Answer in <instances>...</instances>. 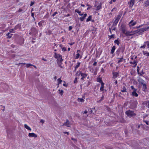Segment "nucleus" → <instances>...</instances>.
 Masks as SVG:
<instances>
[{"label":"nucleus","mask_w":149,"mask_h":149,"mask_svg":"<svg viewBox=\"0 0 149 149\" xmlns=\"http://www.w3.org/2000/svg\"><path fill=\"white\" fill-rule=\"evenodd\" d=\"M125 113L127 116L130 117L135 116L136 115V114L133 111L130 110L127 111L125 112Z\"/></svg>","instance_id":"f257e3e1"},{"label":"nucleus","mask_w":149,"mask_h":149,"mask_svg":"<svg viewBox=\"0 0 149 149\" xmlns=\"http://www.w3.org/2000/svg\"><path fill=\"white\" fill-rule=\"evenodd\" d=\"M149 29V27H147L146 28H143L138 29L136 31H133V32L134 33H141L146 31L147 29Z\"/></svg>","instance_id":"f03ea898"},{"label":"nucleus","mask_w":149,"mask_h":149,"mask_svg":"<svg viewBox=\"0 0 149 149\" xmlns=\"http://www.w3.org/2000/svg\"><path fill=\"white\" fill-rule=\"evenodd\" d=\"M38 33V30L34 27H33L31 28L30 30L29 34L30 35H36Z\"/></svg>","instance_id":"7ed1b4c3"},{"label":"nucleus","mask_w":149,"mask_h":149,"mask_svg":"<svg viewBox=\"0 0 149 149\" xmlns=\"http://www.w3.org/2000/svg\"><path fill=\"white\" fill-rule=\"evenodd\" d=\"M77 76H79L80 74L81 75L82 77L81 79L82 80H84V78L86 77L87 74H86L81 73L80 71H78L76 73Z\"/></svg>","instance_id":"20e7f679"},{"label":"nucleus","mask_w":149,"mask_h":149,"mask_svg":"<svg viewBox=\"0 0 149 149\" xmlns=\"http://www.w3.org/2000/svg\"><path fill=\"white\" fill-rule=\"evenodd\" d=\"M70 122L67 119L66 122H65L62 125V126H66L68 127H69L71 126Z\"/></svg>","instance_id":"39448f33"},{"label":"nucleus","mask_w":149,"mask_h":149,"mask_svg":"<svg viewBox=\"0 0 149 149\" xmlns=\"http://www.w3.org/2000/svg\"><path fill=\"white\" fill-rule=\"evenodd\" d=\"M125 49V46L124 45H121V46L119 47L118 50L119 51H121L122 53L124 52V50Z\"/></svg>","instance_id":"423d86ee"},{"label":"nucleus","mask_w":149,"mask_h":149,"mask_svg":"<svg viewBox=\"0 0 149 149\" xmlns=\"http://www.w3.org/2000/svg\"><path fill=\"white\" fill-rule=\"evenodd\" d=\"M120 29L122 31V32L123 33L125 34L126 30V28L125 26L123 25H122L121 26Z\"/></svg>","instance_id":"0eeeda50"},{"label":"nucleus","mask_w":149,"mask_h":149,"mask_svg":"<svg viewBox=\"0 0 149 149\" xmlns=\"http://www.w3.org/2000/svg\"><path fill=\"white\" fill-rule=\"evenodd\" d=\"M135 3V0H131L129 3V7L130 8H132L134 5Z\"/></svg>","instance_id":"6e6552de"},{"label":"nucleus","mask_w":149,"mask_h":149,"mask_svg":"<svg viewBox=\"0 0 149 149\" xmlns=\"http://www.w3.org/2000/svg\"><path fill=\"white\" fill-rule=\"evenodd\" d=\"M28 136L29 137H32L36 138L37 137V135L34 133H29Z\"/></svg>","instance_id":"1a4fd4ad"},{"label":"nucleus","mask_w":149,"mask_h":149,"mask_svg":"<svg viewBox=\"0 0 149 149\" xmlns=\"http://www.w3.org/2000/svg\"><path fill=\"white\" fill-rule=\"evenodd\" d=\"M134 33L133 32V31H127V32H126L125 33V34L126 36H131L132 35V34H131V33Z\"/></svg>","instance_id":"9d476101"},{"label":"nucleus","mask_w":149,"mask_h":149,"mask_svg":"<svg viewBox=\"0 0 149 149\" xmlns=\"http://www.w3.org/2000/svg\"><path fill=\"white\" fill-rule=\"evenodd\" d=\"M133 20H131L129 23V26L131 27L132 26L135 25L136 23V22H134L133 23Z\"/></svg>","instance_id":"9b49d317"},{"label":"nucleus","mask_w":149,"mask_h":149,"mask_svg":"<svg viewBox=\"0 0 149 149\" xmlns=\"http://www.w3.org/2000/svg\"><path fill=\"white\" fill-rule=\"evenodd\" d=\"M14 29L15 30H16L18 29H21V25L19 24H17L16 26L14 27Z\"/></svg>","instance_id":"f8f14e48"},{"label":"nucleus","mask_w":149,"mask_h":149,"mask_svg":"<svg viewBox=\"0 0 149 149\" xmlns=\"http://www.w3.org/2000/svg\"><path fill=\"white\" fill-rule=\"evenodd\" d=\"M136 90H133V91L132 93V95L136 97H138V94L136 93Z\"/></svg>","instance_id":"ddd939ff"},{"label":"nucleus","mask_w":149,"mask_h":149,"mask_svg":"<svg viewBox=\"0 0 149 149\" xmlns=\"http://www.w3.org/2000/svg\"><path fill=\"white\" fill-rule=\"evenodd\" d=\"M84 15L83 16H81L80 18V20L81 21H83L85 19V18L87 16V14L86 13H85Z\"/></svg>","instance_id":"4468645a"},{"label":"nucleus","mask_w":149,"mask_h":149,"mask_svg":"<svg viewBox=\"0 0 149 149\" xmlns=\"http://www.w3.org/2000/svg\"><path fill=\"white\" fill-rule=\"evenodd\" d=\"M144 6L147 7L149 6V0H147L144 2Z\"/></svg>","instance_id":"2eb2a0df"},{"label":"nucleus","mask_w":149,"mask_h":149,"mask_svg":"<svg viewBox=\"0 0 149 149\" xmlns=\"http://www.w3.org/2000/svg\"><path fill=\"white\" fill-rule=\"evenodd\" d=\"M24 39L22 38H20V41L18 42V43L20 45L23 44L24 43Z\"/></svg>","instance_id":"dca6fc26"},{"label":"nucleus","mask_w":149,"mask_h":149,"mask_svg":"<svg viewBox=\"0 0 149 149\" xmlns=\"http://www.w3.org/2000/svg\"><path fill=\"white\" fill-rule=\"evenodd\" d=\"M61 56V55L59 54H58L56 53H54V57L56 58H60Z\"/></svg>","instance_id":"f3484780"},{"label":"nucleus","mask_w":149,"mask_h":149,"mask_svg":"<svg viewBox=\"0 0 149 149\" xmlns=\"http://www.w3.org/2000/svg\"><path fill=\"white\" fill-rule=\"evenodd\" d=\"M113 77L115 78H116L119 75L118 73L116 72H113Z\"/></svg>","instance_id":"a211bd4d"},{"label":"nucleus","mask_w":149,"mask_h":149,"mask_svg":"<svg viewBox=\"0 0 149 149\" xmlns=\"http://www.w3.org/2000/svg\"><path fill=\"white\" fill-rule=\"evenodd\" d=\"M101 87L100 88V90L101 91H102L104 90V83L103 82L102 83V84H101Z\"/></svg>","instance_id":"6ab92c4d"},{"label":"nucleus","mask_w":149,"mask_h":149,"mask_svg":"<svg viewBox=\"0 0 149 149\" xmlns=\"http://www.w3.org/2000/svg\"><path fill=\"white\" fill-rule=\"evenodd\" d=\"M80 52V50H77V54L76 55V57H75V59H78L79 56H80V54H79V52Z\"/></svg>","instance_id":"aec40b11"},{"label":"nucleus","mask_w":149,"mask_h":149,"mask_svg":"<svg viewBox=\"0 0 149 149\" xmlns=\"http://www.w3.org/2000/svg\"><path fill=\"white\" fill-rule=\"evenodd\" d=\"M75 11L79 15L82 16V15H83V14L81 13V12L80 11H79V10H78V9L75 10Z\"/></svg>","instance_id":"412c9836"},{"label":"nucleus","mask_w":149,"mask_h":149,"mask_svg":"<svg viewBox=\"0 0 149 149\" xmlns=\"http://www.w3.org/2000/svg\"><path fill=\"white\" fill-rule=\"evenodd\" d=\"M116 49V47L115 46H113L111 48V54H113L114 53L115 50Z\"/></svg>","instance_id":"4be33fe9"},{"label":"nucleus","mask_w":149,"mask_h":149,"mask_svg":"<svg viewBox=\"0 0 149 149\" xmlns=\"http://www.w3.org/2000/svg\"><path fill=\"white\" fill-rule=\"evenodd\" d=\"M118 21H119V20H117L116 19H115V21H114V22H113V26H116L117 25Z\"/></svg>","instance_id":"5701e85b"},{"label":"nucleus","mask_w":149,"mask_h":149,"mask_svg":"<svg viewBox=\"0 0 149 149\" xmlns=\"http://www.w3.org/2000/svg\"><path fill=\"white\" fill-rule=\"evenodd\" d=\"M24 127L26 129H27L31 131V128L30 127H29L27 125H26V124H25L24 125Z\"/></svg>","instance_id":"b1692460"},{"label":"nucleus","mask_w":149,"mask_h":149,"mask_svg":"<svg viewBox=\"0 0 149 149\" xmlns=\"http://www.w3.org/2000/svg\"><path fill=\"white\" fill-rule=\"evenodd\" d=\"M143 54L146 55V56H149V53L146 51H143Z\"/></svg>","instance_id":"393cba45"},{"label":"nucleus","mask_w":149,"mask_h":149,"mask_svg":"<svg viewBox=\"0 0 149 149\" xmlns=\"http://www.w3.org/2000/svg\"><path fill=\"white\" fill-rule=\"evenodd\" d=\"M13 34H10V33H8L6 34V36H7V38H10Z\"/></svg>","instance_id":"a878e982"},{"label":"nucleus","mask_w":149,"mask_h":149,"mask_svg":"<svg viewBox=\"0 0 149 149\" xmlns=\"http://www.w3.org/2000/svg\"><path fill=\"white\" fill-rule=\"evenodd\" d=\"M127 91V89L125 86H123L122 89L121 90V92H126Z\"/></svg>","instance_id":"bb28decb"},{"label":"nucleus","mask_w":149,"mask_h":149,"mask_svg":"<svg viewBox=\"0 0 149 149\" xmlns=\"http://www.w3.org/2000/svg\"><path fill=\"white\" fill-rule=\"evenodd\" d=\"M144 43L146 44L147 48H149V41H147L145 42Z\"/></svg>","instance_id":"cd10ccee"},{"label":"nucleus","mask_w":149,"mask_h":149,"mask_svg":"<svg viewBox=\"0 0 149 149\" xmlns=\"http://www.w3.org/2000/svg\"><path fill=\"white\" fill-rule=\"evenodd\" d=\"M140 83L142 85L145 84V82L142 79H140V80L139 81Z\"/></svg>","instance_id":"c85d7f7f"},{"label":"nucleus","mask_w":149,"mask_h":149,"mask_svg":"<svg viewBox=\"0 0 149 149\" xmlns=\"http://www.w3.org/2000/svg\"><path fill=\"white\" fill-rule=\"evenodd\" d=\"M77 101L79 102H83L84 100L82 98H78L77 100Z\"/></svg>","instance_id":"c756f323"},{"label":"nucleus","mask_w":149,"mask_h":149,"mask_svg":"<svg viewBox=\"0 0 149 149\" xmlns=\"http://www.w3.org/2000/svg\"><path fill=\"white\" fill-rule=\"evenodd\" d=\"M118 59H119L118 61V63H119L123 61V57H122V58H118Z\"/></svg>","instance_id":"7c9ffc66"},{"label":"nucleus","mask_w":149,"mask_h":149,"mask_svg":"<svg viewBox=\"0 0 149 149\" xmlns=\"http://www.w3.org/2000/svg\"><path fill=\"white\" fill-rule=\"evenodd\" d=\"M92 18V16L91 15H90L86 19V22H88L91 20Z\"/></svg>","instance_id":"2f4dec72"},{"label":"nucleus","mask_w":149,"mask_h":149,"mask_svg":"<svg viewBox=\"0 0 149 149\" xmlns=\"http://www.w3.org/2000/svg\"><path fill=\"white\" fill-rule=\"evenodd\" d=\"M57 63L58 64V65L61 68H62L63 67L61 66V63H61L60 62H59V59H57Z\"/></svg>","instance_id":"473e14b6"},{"label":"nucleus","mask_w":149,"mask_h":149,"mask_svg":"<svg viewBox=\"0 0 149 149\" xmlns=\"http://www.w3.org/2000/svg\"><path fill=\"white\" fill-rule=\"evenodd\" d=\"M114 42L115 43L117 44L118 45H119L120 44L119 41L118 40H114Z\"/></svg>","instance_id":"72a5a7b5"},{"label":"nucleus","mask_w":149,"mask_h":149,"mask_svg":"<svg viewBox=\"0 0 149 149\" xmlns=\"http://www.w3.org/2000/svg\"><path fill=\"white\" fill-rule=\"evenodd\" d=\"M58 85L60 84L61 83V82L62 81V80L60 78L58 79Z\"/></svg>","instance_id":"f704fd0d"},{"label":"nucleus","mask_w":149,"mask_h":149,"mask_svg":"<svg viewBox=\"0 0 149 149\" xmlns=\"http://www.w3.org/2000/svg\"><path fill=\"white\" fill-rule=\"evenodd\" d=\"M121 15H118L117 17H116V19L118 20H119L120 19V18L121 17Z\"/></svg>","instance_id":"c9c22d12"},{"label":"nucleus","mask_w":149,"mask_h":149,"mask_svg":"<svg viewBox=\"0 0 149 149\" xmlns=\"http://www.w3.org/2000/svg\"><path fill=\"white\" fill-rule=\"evenodd\" d=\"M104 96L103 95L101 99L99 101H98L97 102L98 103L100 102L101 101H102L104 100Z\"/></svg>","instance_id":"e433bc0d"},{"label":"nucleus","mask_w":149,"mask_h":149,"mask_svg":"<svg viewBox=\"0 0 149 149\" xmlns=\"http://www.w3.org/2000/svg\"><path fill=\"white\" fill-rule=\"evenodd\" d=\"M80 62L78 63L77 65L75 67V68H77L80 66Z\"/></svg>","instance_id":"4c0bfd02"},{"label":"nucleus","mask_w":149,"mask_h":149,"mask_svg":"<svg viewBox=\"0 0 149 149\" xmlns=\"http://www.w3.org/2000/svg\"><path fill=\"white\" fill-rule=\"evenodd\" d=\"M59 58H60V61L59 60V61L61 63H62V62L63 61V59L62 58V56L61 55V57H60Z\"/></svg>","instance_id":"58836bf2"},{"label":"nucleus","mask_w":149,"mask_h":149,"mask_svg":"<svg viewBox=\"0 0 149 149\" xmlns=\"http://www.w3.org/2000/svg\"><path fill=\"white\" fill-rule=\"evenodd\" d=\"M97 81L98 82H99L101 83V84H102V83L103 82L102 81V79H100V78H99L98 79H97Z\"/></svg>","instance_id":"ea45409f"},{"label":"nucleus","mask_w":149,"mask_h":149,"mask_svg":"<svg viewBox=\"0 0 149 149\" xmlns=\"http://www.w3.org/2000/svg\"><path fill=\"white\" fill-rule=\"evenodd\" d=\"M146 47V45L144 43V45L140 47V48H145V47Z\"/></svg>","instance_id":"a19ab883"},{"label":"nucleus","mask_w":149,"mask_h":149,"mask_svg":"<svg viewBox=\"0 0 149 149\" xmlns=\"http://www.w3.org/2000/svg\"><path fill=\"white\" fill-rule=\"evenodd\" d=\"M32 65H32V64H30V63L26 64V67H27V68H29V67H30V66H32Z\"/></svg>","instance_id":"79ce46f5"},{"label":"nucleus","mask_w":149,"mask_h":149,"mask_svg":"<svg viewBox=\"0 0 149 149\" xmlns=\"http://www.w3.org/2000/svg\"><path fill=\"white\" fill-rule=\"evenodd\" d=\"M143 89H144V90L146 89V84H144L143 85Z\"/></svg>","instance_id":"37998d69"},{"label":"nucleus","mask_w":149,"mask_h":149,"mask_svg":"<svg viewBox=\"0 0 149 149\" xmlns=\"http://www.w3.org/2000/svg\"><path fill=\"white\" fill-rule=\"evenodd\" d=\"M59 92L60 94L61 95H62L63 93V91L62 90H59Z\"/></svg>","instance_id":"c03bdc74"},{"label":"nucleus","mask_w":149,"mask_h":149,"mask_svg":"<svg viewBox=\"0 0 149 149\" xmlns=\"http://www.w3.org/2000/svg\"><path fill=\"white\" fill-rule=\"evenodd\" d=\"M133 64H135V65H134V67H136L137 64V62L135 61H133Z\"/></svg>","instance_id":"a18cd8bd"},{"label":"nucleus","mask_w":149,"mask_h":149,"mask_svg":"<svg viewBox=\"0 0 149 149\" xmlns=\"http://www.w3.org/2000/svg\"><path fill=\"white\" fill-rule=\"evenodd\" d=\"M17 12H23V13L24 12V11L23 10H22V9L19 8V10L17 11Z\"/></svg>","instance_id":"49530a36"},{"label":"nucleus","mask_w":149,"mask_h":149,"mask_svg":"<svg viewBox=\"0 0 149 149\" xmlns=\"http://www.w3.org/2000/svg\"><path fill=\"white\" fill-rule=\"evenodd\" d=\"M110 38H114V34H112L110 36Z\"/></svg>","instance_id":"de8ad7c7"},{"label":"nucleus","mask_w":149,"mask_h":149,"mask_svg":"<svg viewBox=\"0 0 149 149\" xmlns=\"http://www.w3.org/2000/svg\"><path fill=\"white\" fill-rule=\"evenodd\" d=\"M97 10H99L101 8V5H99V6H97Z\"/></svg>","instance_id":"09e8293b"},{"label":"nucleus","mask_w":149,"mask_h":149,"mask_svg":"<svg viewBox=\"0 0 149 149\" xmlns=\"http://www.w3.org/2000/svg\"><path fill=\"white\" fill-rule=\"evenodd\" d=\"M77 78L76 77V78H75V79L74 81V83H77Z\"/></svg>","instance_id":"8fccbe9b"},{"label":"nucleus","mask_w":149,"mask_h":149,"mask_svg":"<svg viewBox=\"0 0 149 149\" xmlns=\"http://www.w3.org/2000/svg\"><path fill=\"white\" fill-rule=\"evenodd\" d=\"M143 121L145 122L147 125H149V122L146 121V120H143Z\"/></svg>","instance_id":"3c124183"},{"label":"nucleus","mask_w":149,"mask_h":149,"mask_svg":"<svg viewBox=\"0 0 149 149\" xmlns=\"http://www.w3.org/2000/svg\"><path fill=\"white\" fill-rule=\"evenodd\" d=\"M14 30H15V29H14H14H11L10 30V32H13V31Z\"/></svg>","instance_id":"603ef678"},{"label":"nucleus","mask_w":149,"mask_h":149,"mask_svg":"<svg viewBox=\"0 0 149 149\" xmlns=\"http://www.w3.org/2000/svg\"><path fill=\"white\" fill-rule=\"evenodd\" d=\"M31 16L33 17V18L35 20V18L34 17V13H31Z\"/></svg>","instance_id":"864d4df0"},{"label":"nucleus","mask_w":149,"mask_h":149,"mask_svg":"<svg viewBox=\"0 0 149 149\" xmlns=\"http://www.w3.org/2000/svg\"><path fill=\"white\" fill-rule=\"evenodd\" d=\"M40 122L42 123V124L44 123L45 122V121L43 119H41L40 121Z\"/></svg>","instance_id":"5fc2aeb1"},{"label":"nucleus","mask_w":149,"mask_h":149,"mask_svg":"<svg viewBox=\"0 0 149 149\" xmlns=\"http://www.w3.org/2000/svg\"><path fill=\"white\" fill-rule=\"evenodd\" d=\"M58 13L57 12H55L52 15V16L53 17H54L56 14H57Z\"/></svg>","instance_id":"6e6d98bb"},{"label":"nucleus","mask_w":149,"mask_h":149,"mask_svg":"<svg viewBox=\"0 0 149 149\" xmlns=\"http://www.w3.org/2000/svg\"><path fill=\"white\" fill-rule=\"evenodd\" d=\"M131 88L133 90H137L136 89H135L133 86H131Z\"/></svg>","instance_id":"4d7b16f0"},{"label":"nucleus","mask_w":149,"mask_h":149,"mask_svg":"<svg viewBox=\"0 0 149 149\" xmlns=\"http://www.w3.org/2000/svg\"><path fill=\"white\" fill-rule=\"evenodd\" d=\"M62 50L64 51H65L66 50V49L65 47H63L62 48Z\"/></svg>","instance_id":"13d9d810"},{"label":"nucleus","mask_w":149,"mask_h":149,"mask_svg":"<svg viewBox=\"0 0 149 149\" xmlns=\"http://www.w3.org/2000/svg\"><path fill=\"white\" fill-rule=\"evenodd\" d=\"M97 62L96 61H95L93 63V65L94 66H95L97 65Z\"/></svg>","instance_id":"bf43d9fd"},{"label":"nucleus","mask_w":149,"mask_h":149,"mask_svg":"<svg viewBox=\"0 0 149 149\" xmlns=\"http://www.w3.org/2000/svg\"><path fill=\"white\" fill-rule=\"evenodd\" d=\"M71 139L72 140H73L74 142L75 141H76V142L77 141V140L76 139H74V138H71Z\"/></svg>","instance_id":"052dcab7"},{"label":"nucleus","mask_w":149,"mask_h":149,"mask_svg":"<svg viewBox=\"0 0 149 149\" xmlns=\"http://www.w3.org/2000/svg\"><path fill=\"white\" fill-rule=\"evenodd\" d=\"M34 4V2H33L31 1L30 4V6H31Z\"/></svg>","instance_id":"680f3d73"},{"label":"nucleus","mask_w":149,"mask_h":149,"mask_svg":"<svg viewBox=\"0 0 149 149\" xmlns=\"http://www.w3.org/2000/svg\"><path fill=\"white\" fill-rule=\"evenodd\" d=\"M137 72H138V73L139 74V66H137Z\"/></svg>","instance_id":"e2e57ef3"},{"label":"nucleus","mask_w":149,"mask_h":149,"mask_svg":"<svg viewBox=\"0 0 149 149\" xmlns=\"http://www.w3.org/2000/svg\"><path fill=\"white\" fill-rule=\"evenodd\" d=\"M72 26H69V31H70L72 29Z\"/></svg>","instance_id":"0e129e2a"},{"label":"nucleus","mask_w":149,"mask_h":149,"mask_svg":"<svg viewBox=\"0 0 149 149\" xmlns=\"http://www.w3.org/2000/svg\"><path fill=\"white\" fill-rule=\"evenodd\" d=\"M74 42H72V43H69V44L70 45H73L74 44Z\"/></svg>","instance_id":"69168bd1"},{"label":"nucleus","mask_w":149,"mask_h":149,"mask_svg":"<svg viewBox=\"0 0 149 149\" xmlns=\"http://www.w3.org/2000/svg\"><path fill=\"white\" fill-rule=\"evenodd\" d=\"M64 133L65 134H67L68 135L69 134V133L67 132H64Z\"/></svg>","instance_id":"338daca9"},{"label":"nucleus","mask_w":149,"mask_h":149,"mask_svg":"<svg viewBox=\"0 0 149 149\" xmlns=\"http://www.w3.org/2000/svg\"><path fill=\"white\" fill-rule=\"evenodd\" d=\"M38 24L39 26H40L42 25V24L40 22H39L38 23Z\"/></svg>","instance_id":"774afa93"}]
</instances>
